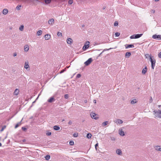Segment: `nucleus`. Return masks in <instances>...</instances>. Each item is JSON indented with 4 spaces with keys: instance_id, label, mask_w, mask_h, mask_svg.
Wrapping results in <instances>:
<instances>
[{
    "instance_id": "nucleus-39",
    "label": "nucleus",
    "mask_w": 161,
    "mask_h": 161,
    "mask_svg": "<svg viewBox=\"0 0 161 161\" xmlns=\"http://www.w3.org/2000/svg\"><path fill=\"white\" fill-rule=\"evenodd\" d=\"M118 25V22L117 21H115L114 23V26H117Z\"/></svg>"
},
{
    "instance_id": "nucleus-16",
    "label": "nucleus",
    "mask_w": 161,
    "mask_h": 161,
    "mask_svg": "<svg viewBox=\"0 0 161 161\" xmlns=\"http://www.w3.org/2000/svg\"><path fill=\"white\" fill-rule=\"evenodd\" d=\"M116 152L117 154L119 155H121L122 154V152L121 150L120 149H118L116 150Z\"/></svg>"
},
{
    "instance_id": "nucleus-26",
    "label": "nucleus",
    "mask_w": 161,
    "mask_h": 161,
    "mask_svg": "<svg viewBox=\"0 0 161 161\" xmlns=\"http://www.w3.org/2000/svg\"><path fill=\"white\" fill-rule=\"evenodd\" d=\"M146 58H149L150 59H151V58H152L151 55H149V54H146L145 55Z\"/></svg>"
},
{
    "instance_id": "nucleus-28",
    "label": "nucleus",
    "mask_w": 161,
    "mask_h": 161,
    "mask_svg": "<svg viewBox=\"0 0 161 161\" xmlns=\"http://www.w3.org/2000/svg\"><path fill=\"white\" fill-rule=\"evenodd\" d=\"M24 25H21L19 27V30L21 31H22L24 30Z\"/></svg>"
},
{
    "instance_id": "nucleus-61",
    "label": "nucleus",
    "mask_w": 161,
    "mask_h": 161,
    "mask_svg": "<svg viewBox=\"0 0 161 161\" xmlns=\"http://www.w3.org/2000/svg\"><path fill=\"white\" fill-rule=\"evenodd\" d=\"M1 137H0V140H1Z\"/></svg>"
},
{
    "instance_id": "nucleus-44",
    "label": "nucleus",
    "mask_w": 161,
    "mask_h": 161,
    "mask_svg": "<svg viewBox=\"0 0 161 161\" xmlns=\"http://www.w3.org/2000/svg\"><path fill=\"white\" fill-rule=\"evenodd\" d=\"M51 134V132H47L46 133V135L47 136H50Z\"/></svg>"
},
{
    "instance_id": "nucleus-3",
    "label": "nucleus",
    "mask_w": 161,
    "mask_h": 161,
    "mask_svg": "<svg viewBox=\"0 0 161 161\" xmlns=\"http://www.w3.org/2000/svg\"><path fill=\"white\" fill-rule=\"evenodd\" d=\"M150 60L151 63L152 68L153 69H154L155 64V60L154 58H151Z\"/></svg>"
},
{
    "instance_id": "nucleus-43",
    "label": "nucleus",
    "mask_w": 161,
    "mask_h": 161,
    "mask_svg": "<svg viewBox=\"0 0 161 161\" xmlns=\"http://www.w3.org/2000/svg\"><path fill=\"white\" fill-rule=\"evenodd\" d=\"M73 136L74 137H77L78 136V134L74 133L73 134Z\"/></svg>"
},
{
    "instance_id": "nucleus-29",
    "label": "nucleus",
    "mask_w": 161,
    "mask_h": 161,
    "mask_svg": "<svg viewBox=\"0 0 161 161\" xmlns=\"http://www.w3.org/2000/svg\"><path fill=\"white\" fill-rule=\"evenodd\" d=\"M137 102V101L136 99H134L133 100L131 101V104H134L136 103Z\"/></svg>"
},
{
    "instance_id": "nucleus-58",
    "label": "nucleus",
    "mask_w": 161,
    "mask_h": 161,
    "mask_svg": "<svg viewBox=\"0 0 161 161\" xmlns=\"http://www.w3.org/2000/svg\"><path fill=\"white\" fill-rule=\"evenodd\" d=\"M84 25H82V27H84Z\"/></svg>"
},
{
    "instance_id": "nucleus-14",
    "label": "nucleus",
    "mask_w": 161,
    "mask_h": 161,
    "mask_svg": "<svg viewBox=\"0 0 161 161\" xmlns=\"http://www.w3.org/2000/svg\"><path fill=\"white\" fill-rule=\"evenodd\" d=\"M50 35L48 34H46L44 36V38L46 40H49L50 38Z\"/></svg>"
},
{
    "instance_id": "nucleus-53",
    "label": "nucleus",
    "mask_w": 161,
    "mask_h": 161,
    "mask_svg": "<svg viewBox=\"0 0 161 161\" xmlns=\"http://www.w3.org/2000/svg\"><path fill=\"white\" fill-rule=\"evenodd\" d=\"M66 0H60V1L62 2H65Z\"/></svg>"
},
{
    "instance_id": "nucleus-59",
    "label": "nucleus",
    "mask_w": 161,
    "mask_h": 161,
    "mask_svg": "<svg viewBox=\"0 0 161 161\" xmlns=\"http://www.w3.org/2000/svg\"><path fill=\"white\" fill-rule=\"evenodd\" d=\"M87 44H88V43H87V42H86L85 45H87Z\"/></svg>"
},
{
    "instance_id": "nucleus-48",
    "label": "nucleus",
    "mask_w": 161,
    "mask_h": 161,
    "mask_svg": "<svg viewBox=\"0 0 161 161\" xmlns=\"http://www.w3.org/2000/svg\"><path fill=\"white\" fill-rule=\"evenodd\" d=\"M108 49H104L103 51L99 55V56H100L101 55V54L102 53L105 51H106V50H108Z\"/></svg>"
},
{
    "instance_id": "nucleus-35",
    "label": "nucleus",
    "mask_w": 161,
    "mask_h": 161,
    "mask_svg": "<svg viewBox=\"0 0 161 161\" xmlns=\"http://www.w3.org/2000/svg\"><path fill=\"white\" fill-rule=\"evenodd\" d=\"M69 145L71 146H73L74 145V142L73 141H70L69 142Z\"/></svg>"
},
{
    "instance_id": "nucleus-12",
    "label": "nucleus",
    "mask_w": 161,
    "mask_h": 161,
    "mask_svg": "<svg viewBox=\"0 0 161 161\" xmlns=\"http://www.w3.org/2000/svg\"><path fill=\"white\" fill-rule=\"evenodd\" d=\"M54 19H52L49 20L48 23L49 25H53L54 23Z\"/></svg>"
},
{
    "instance_id": "nucleus-10",
    "label": "nucleus",
    "mask_w": 161,
    "mask_h": 161,
    "mask_svg": "<svg viewBox=\"0 0 161 161\" xmlns=\"http://www.w3.org/2000/svg\"><path fill=\"white\" fill-rule=\"evenodd\" d=\"M119 134L120 135L124 136L125 134L122 129H119Z\"/></svg>"
},
{
    "instance_id": "nucleus-13",
    "label": "nucleus",
    "mask_w": 161,
    "mask_h": 161,
    "mask_svg": "<svg viewBox=\"0 0 161 161\" xmlns=\"http://www.w3.org/2000/svg\"><path fill=\"white\" fill-rule=\"evenodd\" d=\"M19 90L18 89H16L14 92V95H17L19 92Z\"/></svg>"
},
{
    "instance_id": "nucleus-33",
    "label": "nucleus",
    "mask_w": 161,
    "mask_h": 161,
    "mask_svg": "<svg viewBox=\"0 0 161 161\" xmlns=\"http://www.w3.org/2000/svg\"><path fill=\"white\" fill-rule=\"evenodd\" d=\"M108 123V121H105L102 123V125L103 126H105L107 125V123Z\"/></svg>"
},
{
    "instance_id": "nucleus-38",
    "label": "nucleus",
    "mask_w": 161,
    "mask_h": 161,
    "mask_svg": "<svg viewBox=\"0 0 161 161\" xmlns=\"http://www.w3.org/2000/svg\"><path fill=\"white\" fill-rule=\"evenodd\" d=\"M73 2V0H69L68 1V3L69 4H71Z\"/></svg>"
},
{
    "instance_id": "nucleus-9",
    "label": "nucleus",
    "mask_w": 161,
    "mask_h": 161,
    "mask_svg": "<svg viewBox=\"0 0 161 161\" xmlns=\"http://www.w3.org/2000/svg\"><path fill=\"white\" fill-rule=\"evenodd\" d=\"M73 42V40L71 38H68L67 39V42L69 44H71Z\"/></svg>"
},
{
    "instance_id": "nucleus-62",
    "label": "nucleus",
    "mask_w": 161,
    "mask_h": 161,
    "mask_svg": "<svg viewBox=\"0 0 161 161\" xmlns=\"http://www.w3.org/2000/svg\"><path fill=\"white\" fill-rule=\"evenodd\" d=\"M103 9H104L105 8H104V7H103Z\"/></svg>"
},
{
    "instance_id": "nucleus-51",
    "label": "nucleus",
    "mask_w": 161,
    "mask_h": 161,
    "mask_svg": "<svg viewBox=\"0 0 161 161\" xmlns=\"http://www.w3.org/2000/svg\"><path fill=\"white\" fill-rule=\"evenodd\" d=\"M17 55V53H14L13 56L14 57H15V56H16Z\"/></svg>"
},
{
    "instance_id": "nucleus-46",
    "label": "nucleus",
    "mask_w": 161,
    "mask_h": 161,
    "mask_svg": "<svg viewBox=\"0 0 161 161\" xmlns=\"http://www.w3.org/2000/svg\"><path fill=\"white\" fill-rule=\"evenodd\" d=\"M98 143H97L95 145V149L96 150H97V147L98 146Z\"/></svg>"
},
{
    "instance_id": "nucleus-11",
    "label": "nucleus",
    "mask_w": 161,
    "mask_h": 161,
    "mask_svg": "<svg viewBox=\"0 0 161 161\" xmlns=\"http://www.w3.org/2000/svg\"><path fill=\"white\" fill-rule=\"evenodd\" d=\"M87 43H88V44L85 45L83 47V50H86L89 47V45L90 44V42H87Z\"/></svg>"
},
{
    "instance_id": "nucleus-63",
    "label": "nucleus",
    "mask_w": 161,
    "mask_h": 161,
    "mask_svg": "<svg viewBox=\"0 0 161 161\" xmlns=\"http://www.w3.org/2000/svg\"><path fill=\"white\" fill-rule=\"evenodd\" d=\"M10 29H12V28H10Z\"/></svg>"
},
{
    "instance_id": "nucleus-24",
    "label": "nucleus",
    "mask_w": 161,
    "mask_h": 161,
    "mask_svg": "<svg viewBox=\"0 0 161 161\" xmlns=\"http://www.w3.org/2000/svg\"><path fill=\"white\" fill-rule=\"evenodd\" d=\"M42 31L41 30H39L37 31L36 33V34L37 36H39L41 35L42 34Z\"/></svg>"
},
{
    "instance_id": "nucleus-45",
    "label": "nucleus",
    "mask_w": 161,
    "mask_h": 161,
    "mask_svg": "<svg viewBox=\"0 0 161 161\" xmlns=\"http://www.w3.org/2000/svg\"><path fill=\"white\" fill-rule=\"evenodd\" d=\"M152 102H153V99H152V97H150V98L149 100V103H151Z\"/></svg>"
},
{
    "instance_id": "nucleus-60",
    "label": "nucleus",
    "mask_w": 161,
    "mask_h": 161,
    "mask_svg": "<svg viewBox=\"0 0 161 161\" xmlns=\"http://www.w3.org/2000/svg\"><path fill=\"white\" fill-rule=\"evenodd\" d=\"M85 103L87 102V101H86V100H85Z\"/></svg>"
},
{
    "instance_id": "nucleus-8",
    "label": "nucleus",
    "mask_w": 161,
    "mask_h": 161,
    "mask_svg": "<svg viewBox=\"0 0 161 161\" xmlns=\"http://www.w3.org/2000/svg\"><path fill=\"white\" fill-rule=\"evenodd\" d=\"M96 114L95 113H92L90 114V116L92 119H98L97 117L96 116Z\"/></svg>"
},
{
    "instance_id": "nucleus-49",
    "label": "nucleus",
    "mask_w": 161,
    "mask_h": 161,
    "mask_svg": "<svg viewBox=\"0 0 161 161\" xmlns=\"http://www.w3.org/2000/svg\"><path fill=\"white\" fill-rule=\"evenodd\" d=\"M158 56L159 58H161V52H160L158 54Z\"/></svg>"
},
{
    "instance_id": "nucleus-40",
    "label": "nucleus",
    "mask_w": 161,
    "mask_h": 161,
    "mask_svg": "<svg viewBox=\"0 0 161 161\" xmlns=\"http://www.w3.org/2000/svg\"><path fill=\"white\" fill-rule=\"evenodd\" d=\"M110 139H111V140L112 141H115V138L114 137H110Z\"/></svg>"
},
{
    "instance_id": "nucleus-23",
    "label": "nucleus",
    "mask_w": 161,
    "mask_h": 161,
    "mask_svg": "<svg viewBox=\"0 0 161 161\" xmlns=\"http://www.w3.org/2000/svg\"><path fill=\"white\" fill-rule=\"evenodd\" d=\"M54 98L53 97H51L47 101L49 103H51L54 101Z\"/></svg>"
},
{
    "instance_id": "nucleus-54",
    "label": "nucleus",
    "mask_w": 161,
    "mask_h": 161,
    "mask_svg": "<svg viewBox=\"0 0 161 161\" xmlns=\"http://www.w3.org/2000/svg\"><path fill=\"white\" fill-rule=\"evenodd\" d=\"M158 108H160L161 107V105H158Z\"/></svg>"
},
{
    "instance_id": "nucleus-1",
    "label": "nucleus",
    "mask_w": 161,
    "mask_h": 161,
    "mask_svg": "<svg viewBox=\"0 0 161 161\" xmlns=\"http://www.w3.org/2000/svg\"><path fill=\"white\" fill-rule=\"evenodd\" d=\"M154 118L156 119L161 118V110L158 111L154 110L153 111Z\"/></svg>"
},
{
    "instance_id": "nucleus-4",
    "label": "nucleus",
    "mask_w": 161,
    "mask_h": 161,
    "mask_svg": "<svg viewBox=\"0 0 161 161\" xmlns=\"http://www.w3.org/2000/svg\"><path fill=\"white\" fill-rule=\"evenodd\" d=\"M152 38L154 39H157L158 40H161V35L155 34L152 36Z\"/></svg>"
},
{
    "instance_id": "nucleus-47",
    "label": "nucleus",
    "mask_w": 161,
    "mask_h": 161,
    "mask_svg": "<svg viewBox=\"0 0 161 161\" xmlns=\"http://www.w3.org/2000/svg\"><path fill=\"white\" fill-rule=\"evenodd\" d=\"M22 129L24 131H25L26 130V128L23 127H22Z\"/></svg>"
},
{
    "instance_id": "nucleus-57",
    "label": "nucleus",
    "mask_w": 161,
    "mask_h": 161,
    "mask_svg": "<svg viewBox=\"0 0 161 161\" xmlns=\"http://www.w3.org/2000/svg\"><path fill=\"white\" fill-rule=\"evenodd\" d=\"M152 12H153V13H154L155 12V11H154V10H153V11H152Z\"/></svg>"
},
{
    "instance_id": "nucleus-34",
    "label": "nucleus",
    "mask_w": 161,
    "mask_h": 161,
    "mask_svg": "<svg viewBox=\"0 0 161 161\" xmlns=\"http://www.w3.org/2000/svg\"><path fill=\"white\" fill-rule=\"evenodd\" d=\"M120 33L118 32H117L115 33V35L116 37L119 36L120 35Z\"/></svg>"
},
{
    "instance_id": "nucleus-55",
    "label": "nucleus",
    "mask_w": 161,
    "mask_h": 161,
    "mask_svg": "<svg viewBox=\"0 0 161 161\" xmlns=\"http://www.w3.org/2000/svg\"><path fill=\"white\" fill-rule=\"evenodd\" d=\"M93 102L94 103H96V100H93Z\"/></svg>"
},
{
    "instance_id": "nucleus-18",
    "label": "nucleus",
    "mask_w": 161,
    "mask_h": 161,
    "mask_svg": "<svg viewBox=\"0 0 161 161\" xmlns=\"http://www.w3.org/2000/svg\"><path fill=\"white\" fill-rule=\"evenodd\" d=\"M8 12V10L7 9H4L2 11L3 14L4 15H6Z\"/></svg>"
},
{
    "instance_id": "nucleus-27",
    "label": "nucleus",
    "mask_w": 161,
    "mask_h": 161,
    "mask_svg": "<svg viewBox=\"0 0 161 161\" xmlns=\"http://www.w3.org/2000/svg\"><path fill=\"white\" fill-rule=\"evenodd\" d=\"M21 124V122H19L15 126V127H14L16 129V128H17Z\"/></svg>"
},
{
    "instance_id": "nucleus-5",
    "label": "nucleus",
    "mask_w": 161,
    "mask_h": 161,
    "mask_svg": "<svg viewBox=\"0 0 161 161\" xmlns=\"http://www.w3.org/2000/svg\"><path fill=\"white\" fill-rule=\"evenodd\" d=\"M92 61V58H89L84 63L85 64L86 66H88L89 65Z\"/></svg>"
},
{
    "instance_id": "nucleus-19",
    "label": "nucleus",
    "mask_w": 161,
    "mask_h": 161,
    "mask_svg": "<svg viewBox=\"0 0 161 161\" xmlns=\"http://www.w3.org/2000/svg\"><path fill=\"white\" fill-rule=\"evenodd\" d=\"M24 68L26 69H27L29 68V65L28 62H25L24 65Z\"/></svg>"
},
{
    "instance_id": "nucleus-21",
    "label": "nucleus",
    "mask_w": 161,
    "mask_h": 161,
    "mask_svg": "<svg viewBox=\"0 0 161 161\" xmlns=\"http://www.w3.org/2000/svg\"><path fill=\"white\" fill-rule=\"evenodd\" d=\"M53 128L54 130H59L60 129V127L59 126H57V125L54 126H53Z\"/></svg>"
},
{
    "instance_id": "nucleus-50",
    "label": "nucleus",
    "mask_w": 161,
    "mask_h": 161,
    "mask_svg": "<svg viewBox=\"0 0 161 161\" xmlns=\"http://www.w3.org/2000/svg\"><path fill=\"white\" fill-rule=\"evenodd\" d=\"M68 124H69L70 125L72 124V122L70 120Z\"/></svg>"
},
{
    "instance_id": "nucleus-41",
    "label": "nucleus",
    "mask_w": 161,
    "mask_h": 161,
    "mask_svg": "<svg viewBox=\"0 0 161 161\" xmlns=\"http://www.w3.org/2000/svg\"><path fill=\"white\" fill-rule=\"evenodd\" d=\"M64 97L65 99H67L69 97V95L67 94H65L64 96Z\"/></svg>"
},
{
    "instance_id": "nucleus-7",
    "label": "nucleus",
    "mask_w": 161,
    "mask_h": 161,
    "mask_svg": "<svg viewBox=\"0 0 161 161\" xmlns=\"http://www.w3.org/2000/svg\"><path fill=\"white\" fill-rule=\"evenodd\" d=\"M154 148L155 150L161 152V146L155 145L154 146Z\"/></svg>"
},
{
    "instance_id": "nucleus-36",
    "label": "nucleus",
    "mask_w": 161,
    "mask_h": 161,
    "mask_svg": "<svg viewBox=\"0 0 161 161\" xmlns=\"http://www.w3.org/2000/svg\"><path fill=\"white\" fill-rule=\"evenodd\" d=\"M6 126L5 125L3 126L2 128L0 130L1 132L3 131L6 128Z\"/></svg>"
},
{
    "instance_id": "nucleus-37",
    "label": "nucleus",
    "mask_w": 161,
    "mask_h": 161,
    "mask_svg": "<svg viewBox=\"0 0 161 161\" xmlns=\"http://www.w3.org/2000/svg\"><path fill=\"white\" fill-rule=\"evenodd\" d=\"M57 35L59 36H62V34L61 32H58L57 33Z\"/></svg>"
},
{
    "instance_id": "nucleus-25",
    "label": "nucleus",
    "mask_w": 161,
    "mask_h": 161,
    "mask_svg": "<svg viewBox=\"0 0 161 161\" xmlns=\"http://www.w3.org/2000/svg\"><path fill=\"white\" fill-rule=\"evenodd\" d=\"M45 3L46 4H49L51 2V0H44Z\"/></svg>"
},
{
    "instance_id": "nucleus-20",
    "label": "nucleus",
    "mask_w": 161,
    "mask_h": 161,
    "mask_svg": "<svg viewBox=\"0 0 161 161\" xmlns=\"http://www.w3.org/2000/svg\"><path fill=\"white\" fill-rule=\"evenodd\" d=\"M131 53L130 52H127L126 53L125 56L126 57L128 58L131 55Z\"/></svg>"
},
{
    "instance_id": "nucleus-6",
    "label": "nucleus",
    "mask_w": 161,
    "mask_h": 161,
    "mask_svg": "<svg viewBox=\"0 0 161 161\" xmlns=\"http://www.w3.org/2000/svg\"><path fill=\"white\" fill-rule=\"evenodd\" d=\"M114 121L117 125H120L123 123V121L122 120L119 119H116Z\"/></svg>"
},
{
    "instance_id": "nucleus-17",
    "label": "nucleus",
    "mask_w": 161,
    "mask_h": 161,
    "mask_svg": "<svg viewBox=\"0 0 161 161\" xmlns=\"http://www.w3.org/2000/svg\"><path fill=\"white\" fill-rule=\"evenodd\" d=\"M125 48L126 49L130 47H134V45L133 44H130L127 45V46L126 45H125Z\"/></svg>"
},
{
    "instance_id": "nucleus-15",
    "label": "nucleus",
    "mask_w": 161,
    "mask_h": 161,
    "mask_svg": "<svg viewBox=\"0 0 161 161\" xmlns=\"http://www.w3.org/2000/svg\"><path fill=\"white\" fill-rule=\"evenodd\" d=\"M29 47L28 45H26L24 46V50L25 52H28L29 50Z\"/></svg>"
},
{
    "instance_id": "nucleus-52",
    "label": "nucleus",
    "mask_w": 161,
    "mask_h": 161,
    "mask_svg": "<svg viewBox=\"0 0 161 161\" xmlns=\"http://www.w3.org/2000/svg\"><path fill=\"white\" fill-rule=\"evenodd\" d=\"M64 69H63L60 72V73H63V72H64Z\"/></svg>"
},
{
    "instance_id": "nucleus-2",
    "label": "nucleus",
    "mask_w": 161,
    "mask_h": 161,
    "mask_svg": "<svg viewBox=\"0 0 161 161\" xmlns=\"http://www.w3.org/2000/svg\"><path fill=\"white\" fill-rule=\"evenodd\" d=\"M143 35V34H136L133 35L131 36L130 38V39H137L141 37Z\"/></svg>"
},
{
    "instance_id": "nucleus-22",
    "label": "nucleus",
    "mask_w": 161,
    "mask_h": 161,
    "mask_svg": "<svg viewBox=\"0 0 161 161\" xmlns=\"http://www.w3.org/2000/svg\"><path fill=\"white\" fill-rule=\"evenodd\" d=\"M147 71V68L146 67H145L144 68L142 71V73L143 74H145L146 73Z\"/></svg>"
},
{
    "instance_id": "nucleus-56",
    "label": "nucleus",
    "mask_w": 161,
    "mask_h": 161,
    "mask_svg": "<svg viewBox=\"0 0 161 161\" xmlns=\"http://www.w3.org/2000/svg\"><path fill=\"white\" fill-rule=\"evenodd\" d=\"M2 146V144L1 143H0V147Z\"/></svg>"
},
{
    "instance_id": "nucleus-30",
    "label": "nucleus",
    "mask_w": 161,
    "mask_h": 161,
    "mask_svg": "<svg viewBox=\"0 0 161 161\" xmlns=\"http://www.w3.org/2000/svg\"><path fill=\"white\" fill-rule=\"evenodd\" d=\"M21 7V5H18L16 7V9L18 10H19L20 9Z\"/></svg>"
},
{
    "instance_id": "nucleus-42",
    "label": "nucleus",
    "mask_w": 161,
    "mask_h": 161,
    "mask_svg": "<svg viewBox=\"0 0 161 161\" xmlns=\"http://www.w3.org/2000/svg\"><path fill=\"white\" fill-rule=\"evenodd\" d=\"M81 76V75L80 74H78L76 75V78H80Z\"/></svg>"
},
{
    "instance_id": "nucleus-32",
    "label": "nucleus",
    "mask_w": 161,
    "mask_h": 161,
    "mask_svg": "<svg viewBox=\"0 0 161 161\" xmlns=\"http://www.w3.org/2000/svg\"><path fill=\"white\" fill-rule=\"evenodd\" d=\"M50 157L49 155H47L45 157V159L46 160H48L50 158Z\"/></svg>"
},
{
    "instance_id": "nucleus-31",
    "label": "nucleus",
    "mask_w": 161,
    "mask_h": 161,
    "mask_svg": "<svg viewBox=\"0 0 161 161\" xmlns=\"http://www.w3.org/2000/svg\"><path fill=\"white\" fill-rule=\"evenodd\" d=\"M92 135L90 133H88L87 134L86 137L88 139L90 138L91 137Z\"/></svg>"
}]
</instances>
